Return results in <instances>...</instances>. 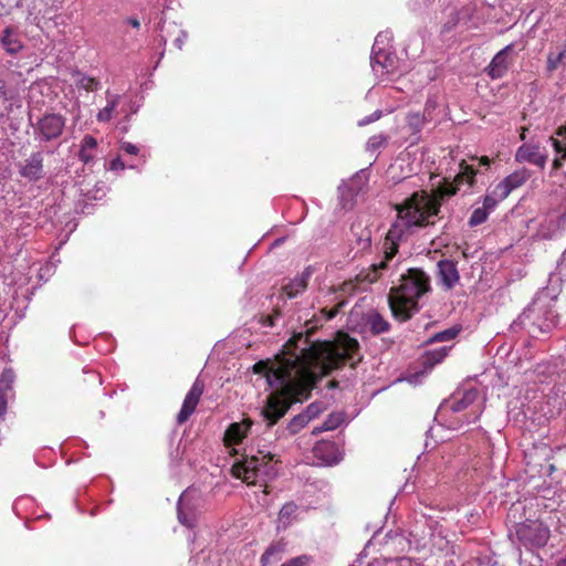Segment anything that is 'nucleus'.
Listing matches in <instances>:
<instances>
[{
    "instance_id": "nucleus-1",
    "label": "nucleus",
    "mask_w": 566,
    "mask_h": 566,
    "mask_svg": "<svg viewBox=\"0 0 566 566\" xmlns=\"http://www.w3.org/2000/svg\"><path fill=\"white\" fill-rule=\"evenodd\" d=\"M359 360V344L346 333L338 332L334 342L312 340L308 332L295 333L273 361L253 366L274 390L262 409L264 420L275 424L293 398L307 396L318 379L340 365L355 366Z\"/></svg>"
},
{
    "instance_id": "nucleus-2",
    "label": "nucleus",
    "mask_w": 566,
    "mask_h": 566,
    "mask_svg": "<svg viewBox=\"0 0 566 566\" xmlns=\"http://www.w3.org/2000/svg\"><path fill=\"white\" fill-rule=\"evenodd\" d=\"M460 168L461 171L455 176L454 182L444 184L437 189L433 196L421 190L415 192L401 206H397V219L391 224L384 242L382 260L360 271L355 277L357 284H371L381 276L382 271L390 270L389 262L398 251L399 241L407 238L416 229L433 224L432 218L438 216L441 200L455 195L460 185L467 182L469 188L474 185L476 170L464 161L460 164Z\"/></svg>"
},
{
    "instance_id": "nucleus-3",
    "label": "nucleus",
    "mask_w": 566,
    "mask_h": 566,
    "mask_svg": "<svg viewBox=\"0 0 566 566\" xmlns=\"http://www.w3.org/2000/svg\"><path fill=\"white\" fill-rule=\"evenodd\" d=\"M431 291L430 276L421 269H409L402 273L399 283L388 294L392 316L406 322L419 312V300Z\"/></svg>"
},
{
    "instance_id": "nucleus-4",
    "label": "nucleus",
    "mask_w": 566,
    "mask_h": 566,
    "mask_svg": "<svg viewBox=\"0 0 566 566\" xmlns=\"http://www.w3.org/2000/svg\"><path fill=\"white\" fill-rule=\"evenodd\" d=\"M482 413L480 394L475 388L455 391L438 408L436 420L455 430L463 424L475 422Z\"/></svg>"
},
{
    "instance_id": "nucleus-5",
    "label": "nucleus",
    "mask_w": 566,
    "mask_h": 566,
    "mask_svg": "<svg viewBox=\"0 0 566 566\" xmlns=\"http://www.w3.org/2000/svg\"><path fill=\"white\" fill-rule=\"evenodd\" d=\"M554 306V298L546 293L538 294L518 316L515 324L525 328L532 336L537 333H548L558 324V315Z\"/></svg>"
},
{
    "instance_id": "nucleus-6",
    "label": "nucleus",
    "mask_w": 566,
    "mask_h": 566,
    "mask_svg": "<svg viewBox=\"0 0 566 566\" xmlns=\"http://www.w3.org/2000/svg\"><path fill=\"white\" fill-rule=\"evenodd\" d=\"M274 455L264 450L251 451L244 459L232 468L233 474L248 484L266 483L276 476Z\"/></svg>"
},
{
    "instance_id": "nucleus-7",
    "label": "nucleus",
    "mask_w": 566,
    "mask_h": 566,
    "mask_svg": "<svg viewBox=\"0 0 566 566\" xmlns=\"http://www.w3.org/2000/svg\"><path fill=\"white\" fill-rule=\"evenodd\" d=\"M388 41V33H379L375 39L370 65L376 74H394L397 70V56L386 49Z\"/></svg>"
},
{
    "instance_id": "nucleus-8",
    "label": "nucleus",
    "mask_w": 566,
    "mask_h": 566,
    "mask_svg": "<svg viewBox=\"0 0 566 566\" xmlns=\"http://www.w3.org/2000/svg\"><path fill=\"white\" fill-rule=\"evenodd\" d=\"M203 503L205 501L199 490L188 489L184 491L177 503L178 521L187 527H193L202 511Z\"/></svg>"
},
{
    "instance_id": "nucleus-9",
    "label": "nucleus",
    "mask_w": 566,
    "mask_h": 566,
    "mask_svg": "<svg viewBox=\"0 0 566 566\" xmlns=\"http://www.w3.org/2000/svg\"><path fill=\"white\" fill-rule=\"evenodd\" d=\"M66 117L59 113H45L33 125L35 139L41 143L57 140L64 132Z\"/></svg>"
},
{
    "instance_id": "nucleus-10",
    "label": "nucleus",
    "mask_w": 566,
    "mask_h": 566,
    "mask_svg": "<svg viewBox=\"0 0 566 566\" xmlns=\"http://www.w3.org/2000/svg\"><path fill=\"white\" fill-rule=\"evenodd\" d=\"M549 528L539 521H526L516 526V536L526 547H543L549 539Z\"/></svg>"
},
{
    "instance_id": "nucleus-11",
    "label": "nucleus",
    "mask_w": 566,
    "mask_h": 566,
    "mask_svg": "<svg viewBox=\"0 0 566 566\" xmlns=\"http://www.w3.org/2000/svg\"><path fill=\"white\" fill-rule=\"evenodd\" d=\"M205 390V382L199 377L192 384L190 390L186 395L181 409L177 415V422L179 424L185 423L189 417L195 412L200 398Z\"/></svg>"
},
{
    "instance_id": "nucleus-12",
    "label": "nucleus",
    "mask_w": 566,
    "mask_h": 566,
    "mask_svg": "<svg viewBox=\"0 0 566 566\" xmlns=\"http://www.w3.org/2000/svg\"><path fill=\"white\" fill-rule=\"evenodd\" d=\"M547 151L538 144H523L515 153V160L518 163H530L544 169L547 163Z\"/></svg>"
},
{
    "instance_id": "nucleus-13",
    "label": "nucleus",
    "mask_w": 566,
    "mask_h": 566,
    "mask_svg": "<svg viewBox=\"0 0 566 566\" xmlns=\"http://www.w3.org/2000/svg\"><path fill=\"white\" fill-rule=\"evenodd\" d=\"M437 280L444 291H450L460 282L457 262L443 259L437 263Z\"/></svg>"
},
{
    "instance_id": "nucleus-14",
    "label": "nucleus",
    "mask_w": 566,
    "mask_h": 566,
    "mask_svg": "<svg viewBox=\"0 0 566 566\" xmlns=\"http://www.w3.org/2000/svg\"><path fill=\"white\" fill-rule=\"evenodd\" d=\"M531 177V172L526 168H521L515 170L507 177H505L501 182L495 186V193L500 198H507L509 195L516 188L523 186L528 178Z\"/></svg>"
},
{
    "instance_id": "nucleus-15",
    "label": "nucleus",
    "mask_w": 566,
    "mask_h": 566,
    "mask_svg": "<svg viewBox=\"0 0 566 566\" xmlns=\"http://www.w3.org/2000/svg\"><path fill=\"white\" fill-rule=\"evenodd\" d=\"M19 174L29 181H38L43 177V155L34 151L20 164Z\"/></svg>"
},
{
    "instance_id": "nucleus-16",
    "label": "nucleus",
    "mask_w": 566,
    "mask_h": 566,
    "mask_svg": "<svg viewBox=\"0 0 566 566\" xmlns=\"http://www.w3.org/2000/svg\"><path fill=\"white\" fill-rule=\"evenodd\" d=\"M253 422L250 419H243L240 422L231 423L224 432L223 442L227 448L240 444L248 437Z\"/></svg>"
},
{
    "instance_id": "nucleus-17",
    "label": "nucleus",
    "mask_w": 566,
    "mask_h": 566,
    "mask_svg": "<svg viewBox=\"0 0 566 566\" xmlns=\"http://www.w3.org/2000/svg\"><path fill=\"white\" fill-rule=\"evenodd\" d=\"M315 458L321 460L324 464L333 465L342 460V454L337 446L332 441L317 442L313 449Z\"/></svg>"
},
{
    "instance_id": "nucleus-18",
    "label": "nucleus",
    "mask_w": 566,
    "mask_h": 566,
    "mask_svg": "<svg viewBox=\"0 0 566 566\" xmlns=\"http://www.w3.org/2000/svg\"><path fill=\"white\" fill-rule=\"evenodd\" d=\"M513 45L509 44L504 49H502L492 59L491 63L488 66V74L493 78H501L504 76L511 62L509 61V53L512 52Z\"/></svg>"
},
{
    "instance_id": "nucleus-19",
    "label": "nucleus",
    "mask_w": 566,
    "mask_h": 566,
    "mask_svg": "<svg viewBox=\"0 0 566 566\" xmlns=\"http://www.w3.org/2000/svg\"><path fill=\"white\" fill-rule=\"evenodd\" d=\"M311 266L306 268L301 274L295 276L289 283L282 286V292L289 297L294 298L301 293H303L308 284V280L312 276Z\"/></svg>"
},
{
    "instance_id": "nucleus-20",
    "label": "nucleus",
    "mask_w": 566,
    "mask_h": 566,
    "mask_svg": "<svg viewBox=\"0 0 566 566\" xmlns=\"http://www.w3.org/2000/svg\"><path fill=\"white\" fill-rule=\"evenodd\" d=\"M298 505L294 502L285 503L277 515L276 531H286L298 517Z\"/></svg>"
},
{
    "instance_id": "nucleus-21",
    "label": "nucleus",
    "mask_w": 566,
    "mask_h": 566,
    "mask_svg": "<svg viewBox=\"0 0 566 566\" xmlns=\"http://www.w3.org/2000/svg\"><path fill=\"white\" fill-rule=\"evenodd\" d=\"M98 148L97 139L92 135H85L80 144L78 159L84 165H90L94 161Z\"/></svg>"
},
{
    "instance_id": "nucleus-22",
    "label": "nucleus",
    "mask_w": 566,
    "mask_h": 566,
    "mask_svg": "<svg viewBox=\"0 0 566 566\" xmlns=\"http://www.w3.org/2000/svg\"><path fill=\"white\" fill-rule=\"evenodd\" d=\"M0 41L4 50L10 54H15L22 49L21 36L11 27L4 29Z\"/></svg>"
},
{
    "instance_id": "nucleus-23",
    "label": "nucleus",
    "mask_w": 566,
    "mask_h": 566,
    "mask_svg": "<svg viewBox=\"0 0 566 566\" xmlns=\"http://www.w3.org/2000/svg\"><path fill=\"white\" fill-rule=\"evenodd\" d=\"M365 322L374 335L386 333L390 328L389 322L377 311H369L365 315Z\"/></svg>"
},
{
    "instance_id": "nucleus-24",
    "label": "nucleus",
    "mask_w": 566,
    "mask_h": 566,
    "mask_svg": "<svg viewBox=\"0 0 566 566\" xmlns=\"http://www.w3.org/2000/svg\"><path fill=\"white\" fill-rule=\"evenodd\" d=\"M285 543L283 541L272 543L262 554L260 563L262 566H268L272 562L279 560L285 551Z\"/></svg>"
},
{
    "instance_id": "nucleus-25",
    "label": "nucleus",
    "mask_w": 566,
    "mask_h": 566,
    "mask_svg": "<svg viewBox=\"0 0 566 566\" xmlns=\"http://www.w3.org/2000/svg\"><path fill=\"white\" fill-rule=\"evenodd\" d=\"M78 77L75 81L76 87L86 92H96L101 88V82L96 77H91L81 72H75Z\"/></svg>"
},
{
    "instance_id": "nucleus-26",
    "label": "nucleus",
    "mask_w": 566,
    "mask_h": 566,
    "mask_svg": "<svg viewBox=\"0 0 566 566\" xmlns=\"http://www.w3.org/2000/svg\"><path fill=\"white\" fill-rule=\"evenodd\" d=\"M440 2L441 0H409L408 6L412 11L423 14L440 8Z\"/></svg>"
},
{
    "instance_id": "nucleus-27",
    "label": "nucleus",
    "mask_w": 566,
    "mask_h": 566,
    "mask_svg": "<svg viewBox=\"0 0 566 566\" xmlns=\"http://www.w3.org/2000/svg\"><path fill=\"white\" fill-rule=\"evenodd\" d=\"M559 229V221L554 218L545 219L538 229V237L542 239H552Z\"/></svg>"
},
{
    "instance_id": "nucleus-28",
    "label": "nucleus",
    "mask_w": 566,
    "mask_h": 566,
    "mask_svg": "<svg viewBox=\"0 0 566 566\" xmlns=\"http://www.w3.org/2000/svg\"><path fill=\"white\" fill-rule=\"evenodd\" d=\"M450 347L443 346L439 349L429 350L426 353L423 358L424 367H432L439 363H441L444 357L448 355V350Z\"/></svg>"
},
{
    "instance_id": "nucleus-29",
    "label": "nucleus",
    "mask_w": 566,
    "mask_h": 566,
    "mask_svg": "<svg viewBox=\"0 0 566 566\" xmlns=\"http://www.w3.org/2000/svg\"><path fill=\"white\" fill-rule=\"evenodd\" d=\"M344 421V416L342 413H332L328 418L323 422L321 427H316L313 430V433H318L322 431L334 430L338 428Z\"/></svg>"
},
{
    "instance_id": "nucleus-30",
    "label": "nucleus",
    "mask_w": 566,
    "mask_h": 566,
    "mask_svg": "<svg viewBox=\"0 0 566 566\" xmlns=\"http://www.w3.org/2000/svg\"><path fill=\"white\" fill-rule=\"evenodd\" d=\"M14 375L10 370H4L0 375V395L9 398L13 390Z\"/></svg>"
},
{
    "instance_id": "nucleus-31",
    "label": "nucleus",
    "mask_w": 566,
    "mask_h": 566,
    "mask_svg": "<svg viewBox=\"0 0 566 566\" xmlns=\"http://www.w3.org/2000/svg\"><path fill=\"white\" fill-rule=\"evenodd\" d=\"M427 118L428 117L424 114L423 115H420L419 113L408 114L407 123H408V126H409L411 133L412 134L419 133L422 129Z\"/></svg>"
},
{
    "instance_id": "nucleus-32",
    "label": "nucleus",
    "mask_w": 566,
    "mask_h": 566,
    "mask_svg": "<svg viewBox=\"0 0 566 566\" xmlns=\"http://www.w3.org/2000/svg\"><path fill=\"white\" fill-rule=\"evenodd\" d=\"M311 420V415L300 413L295 416L289 423L287 429L291 433H297Z\"/></svg>"
},
{
    "instance_id": "nucleus-33",
    "label": "nucleus",
    "mask_w": 566,
    "mask_h": 566,
    "mask_svg": "<svg viewBox=\"0 0 566 566\" xmlns=\"http://www.w3.org/2000/svg\"><path fill=\"white\" fill-rule=\"evenodd\" d=\"M116 107H117L116 98L108 101L107 105L97 113V115H96L97 120L105 122V123L109 122L113 117V114H114Z\"/></svg>"
},
{
    "instance_id": "nucleus-34",
    "label": "nucleus",
    "mask_w": 566,
    "mask_h": 566,
    "mask_svg": "<svg viewBox=\"0 0 566 566\" xmlns=\"http://www.w3.org/2000/svg\"><path fill=\"white\" fill-rule=\"evenodd\" d=\"M460 329L458 328H448V329H444L442 332H439L437 334H434L431 338H430V342H438V343H441V342H450L452 340L453 338H455V336L458 335Z\"/></svg>"
},
{
    "instance_id": "nucleus-35",
    "label": "nucleus",
    "mask_w": 566,
    "mask_h": 566,
    "mask_svg": "<svg viewBox=\"0 0 566 566\" xmlns=\"http://www.w3.org/2000/svg\"><path fill=\"white\" fill-rule=\"evenodd\" d=\"M489 213L490 212L482 207L474 209L469 219V224L475 227L483 223L488 219Z\"/></svg>"
},
{
    "instance_id": "nucleus-36",
    "label": "nucleus",
    "mask_w": 566,
    "mask_h": 566,
    "mask_svg": "<svg viewBox=\"0 0 566 566\" xmlns=\"http://www.w3.org/2000/svg\"><path fill=\"white\" fill-rule=\"evenodd\" d=\"M387 144V136L379 134L371 136L367 142V150L376 151L379 148L384 147Z\"/></svg>"
},
{
    "instance_id": "nucleus-37",
    "label": "nucleus",
    "mask_w": 566,
    "mask_h": 566,
    "mask_svg": "<svg viewBox=\"0 0 566 566\" xmlns=\"http://www.w3.org/2000/svg\"><path fill=\"white\" fill-rule=\"evenodd\" d=\"M565 55H566L565 50L560 51L558 54L549 53L547 56V71L548 72L555 71L558 67V65L562 63V61L564 60Z\"/></svg>"
},
{
    "instance_id": "nucleus-38",
    "label": "nucleus",
    "mask_w": 566,
    "mask_h": 566,
    "mask_svg": "<svg viewBox=\"0 0 566 566\" xmlns=\"http://www.w3.org/2000/svg\"><path fill=\"white\" fill-rule=\"evenodd\" d=\"M505 198H500L496 193H495V188L492 190L491 193L486 195L483 199V207L484 209H486L489 212L492 211L496 205L504 200Z\"/></svg>"
},
{
    "instance_id": "nucleus-39",
    "label": "nucleus",
    "mask_w": 566,
    "mask_h": 566,
    "mask_svg": "<svg viewBox=\"0 0 566 566\" xmlns=\"http://www.w3.org/2000/svg\"><path fill=\"white\" fill-rule=\"evenodd\" d=\"M371 244L370 231L367 229L361 230L360 234L357 237V249L358 251L367 250Z\"/></svg>"
},
{
    "instance_id": "nucleus-40",
    "label": "nucleus",
    "mask_w": 566,
    "mask_h": 566,
    "mask_svg": "<svg viewBox=\"0 0 566 566\" xmlns=\"http://www.w3.org/2000/svg\"><path fill=\"white\" fill-rule=\"evenodd\" d=\"M310 562V557L306 555L297 556L291 558L290 560L283 563L281 566H307Z\"/></svg>"
},
{
    "instance_id": "nucleus-41",
    "label": "nucleus",
    "mask_w": 566,
    "mask_h": 566,
    "mask_svg": "<svg viewBox=\"0 0 566 566\" xmlns=\"http://www.w3.org/2000/svg\"><path fill=\"white\" fill-rule=\"evenodd\" d=\"M120 149L125 153V154H128V155H137L139 149L136 145H133L132 143L129 142H123L122 145H120Z\"/></svg>"
},
{
    "instance_id": "nucleus-42",
    "label": "nucleus",
    "mask_w": 566,
    "mask_h": 566,
    "mask_svg": "<svg viewBox=\"0 0 566 566\" xmlns=\"http://www.w3.org/2000/svg\"><path fill=\"white\" fill-rule=\"evenodd\" d=\"M380 117H381V112L380 111H376L371 115L366 116L363 119H360L358 125L359 126L368 125V124H370V123H373L375 120H378Z\"/></svg>"
},
{
    "instance_id": "nucleus-43",
    "label": "nucleus",
    "mask_w": 566,
    "mask_h": 566,
    "mask_svg": "<svg viewBox=\"0 0 566 566\" xmlns=\"http://www.w3.org/2000/svg\"><path fill=\"white\" fill-rule=\"evenodd\" d=\"M549 142L554 148V150L557 153V154H560L563 150H564V146L562 145V143L555 138V137H551L549 138Z\"/></svg>"
},
{
    "instance_id": "nucleus-44",
    "label": "nucleus",
    "mask_w": 566,
    "mask_h": 566,
    "mask_svg": "<svg viewBox=\"0 0 566 566\" xmlns=\"http://www.w3.org/2000/svg\"><path fill=\"white\" fill-rule=\"evenodd\" d=\"M8 398L0 395V417L7 412Z\"/></svg>"
},
{
    "instance_id": "nucleus-45",
    "label": "nucleus",
    "mask_w": 566,
    "mask_h": 566,
    "mask_svg": "<svg viewBox=\"0 0 566 566\" xmlns=\"http://www.w3.org/2000/svg\"><path fill=\"white\" fill-rule=\"evenodd\" d=\"M124 166H125V165H124V163H123V160H122V158H120V157L115 158V159L112 161V164H111V168H112V169H118V168L123 169V168H124Z\"/></svg>"
},
{
    "instance_id": "nucleus-46",
    "label": "nucleus",
    "mask_w": 566,
    "mask_h": 566,
    "mask_svg": "<svg viewBox=\"0 0 566 566\" xmlns=\"http://www.w3.org/2000/svg\"><path fill=\"white\" fill-rule=\"evenodd\" d=\"M317 412H318V408L314 403H312L307 407L304 415H311V419H312L313 417L316 416Z\"/></svg>"
},
{
    "instance_id": "nucleus-47",
    "label": "nucleus",
    "mask_w": 566,
    "mask_h": 566,
    "mask_svg": "<svg viewBox=\"0 0 566 566\" xmlns=\"http://www.w3.org/2000/svg\"><path fill=\"white\" fill-rule=\"evenodd\" d=\"M436 105L434 103H431L430 101L427 102L426 108H424V115L431 119V109H434Z\"/></svg>"
},
{
    "instance_id": "nucleus-48",
    "label": "nucleus",
    "mask_w": 566,
    "mask_h": 566,
    "mask_svg": "<svg viewBox=\"0 0 566 566\" xmlns=\"http://www.w3.org/2000/svg\"><path fill=\"white\" fill-rule=\"evenodd\" d=\"M558 268H559L560 272H563V271L566 272V250L562 254L560 261L558 263Z\"/></svg>"
},
{
    "instance_id": "nucleus-49",
    "label": "nucleus",
    "mask_w": 566,
    "mask_h": 566,
    "mask_svg": "<svg viewBox=\"0 0 566 566\" xmlns=\"http://www.w3.org/2000/svg\"><path fill=\"white\" fill-rule=\"evenodd\" d=\"M363 178H365V174H364V170H361L360 172H358L350 181L352 185L360 181Z\"/></svg>"
},
{
    "instance_id": "nucleus-50",
    "label": "nucleus",
    "mask_w": 566,
    "mask_h": 566,
    "mask_svg": "<svg viewBox=\"0 0 566 566\" xmlns=\"http://www.w3.org/2000/svg\"><path fill=\"white\" fill-rule=\"evenodd\" d=\"M557 136H560V137H565L566 138V125L565 126H560L557 132H556Z\"/></svg>"
},
{
    "instance_id": "nucleus-51",
    "label": "nucleus",
    "mask_w": 566,
    "mask_h": 566,
    "mask_svg": "<svg viewBox=\"0 0 566 566\" xmlns=\"http://www.w3.org/2000/svg\"><path fill=\"white\" fill-rule=\"evenodd\" d=\"M562 167V159L555 158L553 161V169L558 170Z\"/></svg>"
},
{
    "instance_id": "nucleus-52",
    "label": "nucleus",
    "mask_w": 566,
    "mask_h": 566,
    "mask_svg": "<svg viewBox=\"0 0 566 566\" xmlns=\"http://www.w3.org/2000/svg\"><path fill=\"white\" fill-rule=\"evenodd\" d=\"M175 44L176 46L180 50L182 48V44H184V39H181L180 35H178L176 39H175Z\"/></svg>"
},
{
    "instance_id": "nucleus-53",
    "label": "nucleus",
    "mask_w": 566,
    "mask_h": 566,
    "mask_svg": "<svg viewBox=\"0 0 566 566\" xmlns=\"http://www.w3.org/2000/svg\"><path fill=\"white\" fill-rule=\"evenodd\" d=\"M479 160H480V165H483V166L490 165V159L486 156L481 157Z\"/></svg>"
},
{
    "instance_id": "nucleus-54",
    "label": "nucleus",
    "mask_w": 566,
    "mask_h": 566,
    "mask_svg": "<svg viewBox=\"0 0 566 566\" xmlns=\"http://www.w3.org/2000/svg\"><path fill=\"white\" fill-rule=\"evenodd\" d=\"M128 22L134 27V28H139V20L136 19V18H133V19H129Z\"/></svg>"
},
{
    "instance_id": "nucleus-55",
    "label": "nucleus",
    "mask_w": 566,
    "mask_h": 566,
    "mask_svg": "<svg viewBox=\"0 0 566 566\" xmlns=\"http://www.w3.org/2000/svg\"><path fill=\"white\" fill-rule=\"evenodd\" d=\"M557 566H566V554L565 557H563L558 563Z\"/></svg>"
},
{
    "instance_id": "nucleus-56",
    "label": "nucleus",
    "mask_w": 566,
    "mask_h": 566,
    "mask_svg": "<svg viewBox=\"0 0 566 566\" xmlns=\"http://www.w3.org/2000/svg\"><path fill=\"white\" fill-rule=\"evenodd\" d=\"M559 155H560L558 157L559 159H562V160L566 159V148H564V150Z\"/></svg>"
},
{
    "instance_id": "nucleus-57",
    "label": "nucleus",
    "mask_w": 566,
    "mask_h": 566,
    "mask_svg": "<svg viewBox=\"0 0 566 566\" xmlns=\"http://www.w3.org/2000/svg\"><path fill=\"white\" fill-rule=\"evenodd\" d=\"M336 315V311H331L327 315V318H333Z\"/></svg>"
},
{
    "instance_id": "nucleus-58",
    "label": "nucleus",
    "mask_w": 566,
    "mask_h": 566,
    "mask_svg": "<svg viewBox=\"0 0 566 566\" xmlns=\"http://www.w3.org/2000/svg\"><path fill=\"white\" fill-rule=\"evenodd\" d=\"M349 287H350V289H352V287H354V284H353L352 282H348V283H346V284H345V290H346V291H347Z\"/></svg>"
},
{
    "instance_id": "nucleus-59",
    "label": "nucleus",
    "mask_w": 566,
    "mask_h": 566,
    "mask_svg": "<svg viewBox=\"0 0 566 566\" xmlns=\"http://www.w3.org/2000/svg\"><path fill=\"white\" fill-rule=\"evenodd\" d=\"M350 189H353L356 193L360 190V188H359V187H356V188L354 189V187H353V186H350Z\"/></svg>"
},
{
    "instance_id": "nucleus-60",
    "label": "nucleus",
    "mask_w": 566,
    "mask_h": 566,
    "mask_svg": "<svg viewBox=\"0 0 566 566\" xmlns=\"http://www.w3.org/2000/svg\"><path fill=\"white\" fill-rule=\"evenodd\" d=\"M521 138L522 139H525V129L523 130L522 135H521Z\"/></svg>"
}]
</instances>
